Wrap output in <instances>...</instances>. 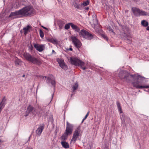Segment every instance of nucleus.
<instances>
[{
  "label": "nucleus",
  "instance_id": "nucleus-17",
  "mask_svg": "<svg viewBox=\"0 0 149 149\" xmlns=\"http://www.w3.org/2000/svg\"><path fill=\"white\" fill-rule=\"evenodd\" d=\"M71 24V27L76 32H79L80 31V28L77 26L72 24Z\"/></svg>",
  "mask_w": 149,
  "mask_h": 149
},
{
  "label": "nucleus",
  "instance_id": "nucleus-18",
  "mask_svg": "<svg viewBox=\"0 0 149 149\" xmlns=\"http://www.w3.org/2000/svg\"><path fill=\"white\" fill-rule=\"evenodd\" d=\"M47 82L48 83H51L52 85L54 86L55 84V81L54 79H52L49 77L47 78Z\"/></svg>",
  "mask_w": 149,
  "mask_h": 149
},
{
  "label": "nucleus",
  "instance_id": "nucleus-6",
  "mask_svg": "<svg viewBox=\"0 0 149 149\" xmlns=\"http://www.w3.org/2000/svg\"><path fill=\"white\" fill-rule=\"evenodd\" d=\"M74 125L68 122H66V126L65 134L67 135L72 134L74 128Z\"/></svg>",
  "mask_w": 149,
  "mask_h": 149
},
{
  "label": "nucleus",
  "instance_id": "nucleus-1",
  "mask_svg": "<svg viewBox=\"0 0 149 149\" xmlns=\"http://www.w3.org/2000/svg\"><path fill=\"white\" fill-rule=\"evenodd\" d=\"M68 60L70 63L72 64L75 66H80L83 70H85L87 68L86 66L83 67L84 66L85 63L77 58L72 57H70Z\"/></svg>",
  "mask_w": 149,
  "mask_h": 149
},
{
  "label": "nucleus",
  "instance_id": "nucleus-37",
  "mask_svg": "<svg viewBox=\"0 0 149 149\" xmlns=\"http://www.w3.org/2000/svg\"><path fill=\"white\" fill-rule=\"evenodd\" d=\"M131 76V77L132 78H134V77H136L134 76H133V75H131L130 76Z\"/></svg>",
  "mask_w": 149,
  "mask_h": 149
},
{
  "label": "nucleus",
  "instance_id": "nucleus-29",
  "mask_svg": "<svg viewBox=\"0 0 149 149\" xmlns=\"http://www.w3.org/2000/svg\"><path fill=\"white\" fill-rule=\"evenodd\" d=\"M67 135H63L61 136V139L62 140H65L67 138Z\"/></svg>",
  "mask_w": 149,
  "mask_h": 149
},
{
  "label": "nucleus",
  "instance_id": "nucleus-34",
  "mask_svg": "<svg viewBox=\"0 0 149 149\" xmlns=\"http://www.w3.org/2000/svg\"><path fill=\"white\" fill-rule=\"evenodd\" d=\"M109 31H110L111 32H112L114 35L115 34V33L113 32V30L111 28H109Z\"/></svg>",
  "mask_w": 149,
  "mask_h": 149
},
{
  "label": "nucleus",
  "instance_id": "nucleus-25",
  "mask_svg": "<svg viewBox=\"0 0 149 149\" xmlns=\"http://www.w3.org/2000/svg\"><path fill=\"white\" fill-rule=\"evenodd\" d=\"M89 0H86V1H84L83 3H81V5L83 8L84 7L88 5L89 3Z\"/></svg>",
  "mask_w": 149,
  "mask_h": 149
},
{
  "label": "nucleus",
  "instance_id": "nucleus-36",
  "mask_svg": "<svg viewBox=\"0 0 149 149\" xmlns=\"http://www.w3.org/2000/svg\"><path fill=\"white\" fill-rule=\"evenodd\" d=\"M84 9L86 10H88L89 9V8L88 7H86Z\"/></svg>",
  "mask_w": 149,
  "mask_h": 149
},
{
  "label": "nucleus",
  "instance_id": "nucleus-48",
  "mask_svg": "<svg viewBox=\"0 0 149 149\" xmlns=\"http://www.w3.org/2000/svg\"><path fill=\"white\" fill-rule=\"evenodd\" d=\"M128 119H129V120H130V118H129Z\"/></svg>",
  "mask_w": 149,
  "mask_h": 149
},
{
  "label": "nucleus",
  "instance_id": "nucleus-16",
  "mask_svg": "<svg viewBox=\"0 0 149 149\" xmlns=\"http://www.w3.org/2000/svg\"><path fill=\"white\" fill-rule=\"evenodd\" d=\"M74 6L75 8L78 9L82 10L83 9V7L81 4H79L77 2H75L74 3Z\"/></svg>",
  "mask_w": 149,
  "mask_h": 149
},
{
  "label": "nucleus",
  "instance_id": "nucleus-11",
  "mask_svg": "<svg viewBox=\"0 0 149 149\" xmlns=\"http://www.w3.org/2000/svg\"><path fill=\"white\" fill-rule=\"evenodd\" d=\"M57 61L59 64L60 66L63 69L66 70L67 69V65L65 64L64 61L61 59L57 58Z\"/></svg>",
  "mask_w": 149,
  "mask_h": 149
},
{
  "label": "nucleus",
  "instance_id": "nucleus-20",
  "mask_svg": "<svg viewBox=\"0 0 149 149\" xmlns=\"http://www.w3.org/2000/svg\"><path fill=\"white\" fill-rule=\"evenodd\" d=\"M31 28V26L29 25H28L27 26L23 28V30L24 32V34L26 35L29 31V29Z\"/></svg>",
  "mask_w": 149,
  "mask_h": 149
},
{
  "label": "nucleus",
  "instance_id": "nucleus-38",
  "mask_svg": "<svg viewBox=\"0 0 149 149\" xmlns=\"http://www.w3.org/2000/svg\"><path fill=\"white\" fill-rule=\"evenodd\" d=\"M146 29L148 31H149V26H148L146 28Z\"/></svg>",
  "mask_w": 149,
  "mask_h": 149
},
{
  "label": "nucleus",
  "instance_id": "nucleus-3",
  "mask_svg": "<svg viewBox=\"0 0 149 149\" xmlns=\"http://www.w3.org/2000/svg\"><path fill=\"white\" fill-rule=\"evenodd\" d=\"M23 16L32 15L35 13L34 9L31 6H26L21 9Z\"/></svg>",
  "mask_w": 149,
  "mask_h": 149
},
{
  "label": "nucleus",
  "instance_id": "nucleus-31",
  "mask_svg": "<svg viewBox=\"0 0 149 149\" xmlns=\"http://www.w3.org/2000/svg\"><path fill=\"white\" fill-rule=\"evenodd\" d=\"M89 111H88V112H87V113L86 114V115L85 117L83 118V120L82 121V122H83L84 121V120H85L86 118H87V117L89 115Z\"/></svg>",
  "mask_w": 149,
  "mask_h": 149
},
{
  "label": "nucleus",
  "instance_id": "nucleus-42",
  "mask_svg": "<svg viewBox=\"0 0 149 149\" xmlns=\"http://www.w3.org/2000/svg\"><path fill=\"white\" fill-rule=\"evenodd\" d=\"M44 29H47V28L45 27H44Z\"/></svg>",
  "mask_w": 149,
  "mask_h": 149
},
{
  "label": "nucleus",
  "instance_id": "nucleus-27",
  "mask_svg": "<svg viewBox=\"0 0 149 149\" xmlns=\"http://www.w3.org/2000/svg\"><path fill=\"white\" fill-rule=\"evenodd\" d=\"M72 24L71 23H69L66 24L65 26V29H68L70 28V25L71 26V24Z\"/></svg>",
  "mask_w": 149,
  "mask_h": 149
},
{
  "label": "nucleus",
  "instance_id": "nucleus-40",
  "mask_svg": "<svg viewBox=\"0 0 149 149\" xmlns=\"http://www.w3.org/2000/svg\"><path fill=\"white\" fill-rule=\"evenodd\" d=\"M25 76V75L24 74H23L22 76V77H24Z\"/></svg>",
  "mask_w": 149,
  "mask_h": 149
},
{
  "label": "nucleus",
  "instance_id": "nucleus-8",
  "mask_svg": "<svg viewBox=\"0 0 149 149\" xmlns=\"http://www.w3.org/2000/svg\"><path fill=\"white\" fill-rule=\"evenodd\" d=\"M23 16L21 9L17 11L12 12L9 17H12L14 18H19Z\"/></svg>",
  "mask_w": 149,
  "mask_h": 149
},
{
  "label": "nucleus",
  "instance_id": "nucleus-10",
  "mask_svg": "<svg viewBox=\"0 0 149 149\" xmlns=\"http://www.w3.org/2000/svg\"><path fill=\"white\" fill-rule=\"evenodd\" d=\"M71 38L75 47L78 48H80L81 45V43L79 40L75 36L71 37Z\"/></svg>",
  "mask_w": 149,
  "mask_h": 149
},
{
  "label": "nucleus",
  "instance_id": "nucleus-13",
  "mask_svg": "<svg viewBox=\"0 0 149 149\" xmlns=\"http://www.w3.org/2000/svg\"><path fill=\"white\" fill-rule=\"evenodd\" d=\"M34 46L36 50L40 52L42 51L45 49V45H40L35 44Z\"/></svg>",
  "mask_w": 149,
  "mask_h": 149
},
{
  "label": "nucleus",
  "instance_id": "nucleus-30",
  "mask_svg": "<svg viewBox=\"0 0 149 149\" xmlns=\"http://www.w3.org/2000/svg\"><path fill=\"white\" fill-rule=\"evenodd\" d=\"M50 41L53 44H56L57 42V40L56 39H51Z\"/></svg>",
  "mask_w": 149,
  "mask_h": 149
},
{
  "label": "nucleus",
  "instance_id": "nucleus-19",
  "mask_svg": "<svg viewBox=\"0 0 149 149\" xmlns=\"http://www.w3.org/2000/svg\"><path fill=\"white\" fill-rule=\"evenodd\" d=\"M22 61L21 60L18 59L17 57H15V63L16 66L20 65H21Z\"/></svg>",
  "mask_w": 149,
  "mask_h": 149
},
{
  "label": "nucleus",
  "instance_id": "nucleus-21",
  "mask_svg": "<svg viewBox=\"0 0 149 149\" xmlns=\"http://www.w3.org/2000/svg\"><path fill=\"white\" fill-rule=\"evenodd\" d=\"M61 143L63 147L65 148H69V147L68 143L65 141L61 142Z\"/></svg>",
  "mask_w": 149,
  "mask_h": 149
},
{
  "label": "nucleus",
  "instance_id": "nucleus-2",
  "mask_svg": "<svg viewBox=\"0 0 149 149\" xmlns=\"http://www.w3.org/2000/svg\"><path fill=\"white\" fill-rule=\"evenodd\" d=\"M23 56L27 60L32 63L34 64L40 65L41 64V62L34 56L31 55L27 53H24L23 54Z\"/></svg>",
  "mask_w": 149,
  "mask_h": 149
},
{
  "label": "nucleus",
  "instance_id": "nucleus-5",
  "mask_svg": "<svg viewBox=\"0 0 149 149\" xmlns=\"http://www.w3.org/2000/svg\"><path fill=\"white\" fill-rule=\"evenodd\" d=\"M81 131V127L80 126H78L75 129L72 138L71 140V142L73 143H75L77 138L79 136Z\"/></svg>",
  "mask_w": 149,
  "mask_h": 149
},
{
  "label": "nucleus",
  "instance_id": "nucleus-26",
  "mask_svg": "<svg viewBox=\"0 0 149 149\" xmlns=\"http://www.w3.org/2000/svg\"><path fill=\"white\" fill-rule=\"evenodd\" d=\"M116 104L117 106L118 107V109L120 111V113L122 112L121 108L120 106V104L118 101H117L116 102Z\"/></svg>",
  "mask_w": 149,
  "mask_h": 149
},
{
  "label": "nucleus",
  "instance_id": "nucleus-32",
  "mask_svg": "<svg viewBox=\"0 0 149 149\" xmlns=\"http://www.w3.org/2000/svg\"><path fill=\"white\" fill-rule=\"evenodd\" d=\"M102 37L103 38L105 39L106 40H107L108 39L107 36H105L104 34H102Z\"/></svg>",
  "mask_w": 149,
  "mask_h": 149
},
{
  "label": "nucleus",
  "instance_id": "nucleus-9",
  "mask_svg": "<svg viewBox=\"0 0 149 149\" xmlns=\"http://www.w3.org/2000/svg\"><path fill=\"white\" fill-rule=\"evenodd\" d=\"M119 77L121 79H124L127 81H129L128 79L129 75L128 73L125 71H121L119 72Z\"/></svg>",
  "mask_w": 149,
  "mask_h": 149
},
{
  "label": "nucleus",
  "instance_id": "nucleus-44",
  "mask_svg": "<svg viewBox=\"0 0 149 149\" xmlns=\"http://www.w3.org/2000/svg\"><path fill=\"white\" fill-rule=\"evenodd\" d=\"M134 1H137L138 0H134Z\"/></svg>",
  "mask_w": 149,
  "mask_h": 149
},
{
  "label": "nucleus",
  "instance_id": "nucleus-45",
  "mask_svg": "<svg viewBox=\"0 0 149 149\" xmlns=\"http://www.w3.org/2000/svg\"><path fill=\"white\" fill-rule=\"evenodd\" d=\"M139 77H141V76H138L137 77H138V78Z\"/></svg>",
  "mask_w": 149,
  "mask_h": 149
},
{
  "label": "nucleus",
  "instance_id": "nucleus-23",
  "mask_svg": "<svg viewBox=\"0 0 149 149\" xmlns=\"http://www.w3.org/2000/svg\"><path fill=\"white\" fill-rule=\"evenodd\" d=\"M58 24L59 29H61L63 28L65 23L63 22L60 21L58 22Z\"/></svg>",
  "mask_w": 149,
  "mask_h": 149
},
{
  "label": "nucleus",
  "instance_id": "nucleus-24",
  "mask_svg": "<svg viewBox=\"0 0 149 149\" xmlns=\"http://www.w3.org/2000/svg\"><path fill=\"white\" fill-rule=\"evenodd\" d=\"M141 25L143 26L146 27L148 26V22L145 20H142L141 22Z\"/></svg>",
  "mask_w": 149,
  "mask_h": 149
},
{
  "label": "nucleus",
  "instance_id": "nucleus-43",
  "mask_svg": "<svg viewBox=\"0 0 149 149\" xmlns=\"http://www.w3.org/2000/svg\"><path fill=\"white\" fill-rule=\"evenodd\" d=\"M52 52H55L54 51V50H52Z\"/></svg>",
  "mask_w": 149,
  "mask_h": 149
},
{
  "label": "nucleus",
  "instance_id": "nucleus-22",
  "mask_svg": "<svg viewBox=\"0 0 149 149\" xmlns=\"http://www.w3.org/2000/svg\"><path fill=\"white\" fill-rule=\"evenodd\" d=\"M78 87V84L77 83H75L72 86V91L74 92V91L76 90Z\"/></svg>",
  "mask_w": 149,
  "mask_h": 149
},
{
  "label": "nucleus",
  "instance_id": "nucleus-7",
  "mask_svg": "<svg viewBox=\"0 0 149 149\" xmlns=\"http://www.w3.org/2000/svg\"><path fill=\"white\" fill-rule=\"evenodd\" d=\"M132 10L134 14L136 16H146L148 15L146 12L136 8H132Z\"/></svg>",
  "mask_w": 149,
  "mask_h": 149
},
{
  "label": "nucleus",
  "instance_id": "nucleus-15",
  "mask_svg": "<svg viewBox=\"0 0 149 149\" xmlns=\"http://www.w3.org/2000/svg\"><path fill=\"white\" fill-rule=\"evenodd\" d=\"M44 128V127L43 126H41L39 127L36 131V135H40L42 132Z\"/></svg>",
  "mask_w": 149,
  "mask_h": 149
},
{
  "label": "nucleus",
  "instance_id": "nucleus-4",
  "mask_svg": "<svg viewBox=\"0 0 149 149\" xmlns=\"http://www.w3.org/2000/svg\"><path fill=\"white\" fill-rule=\"evenodd\" d=\"M79 35L83 38L91 40L93 38V35L89 33L84 29H82L79 32Z\"/></svg>",
  "mask_w": 149,
  "mask_h": 149
},
{
  "label": "nucleus",
  "instance_id": "nucleus-14",
  "mask_svg": "<svg viewBox=\"0 0 149 149\" xmlns=\"http://www.w3.org/2000/svg\"><path fill=\"white\" fill-rule=\"evenodd\" d=\"M34 109V108L31 105H29L26 111V112L25 114L24 115L26 117L28 116L29 114L32 112Z\"/></svg>",
  "mask_w": 149,
  "mask_h": 149
},
{
  "label": "nucleus",
  "instance_id": "nucleus-50",
  "mask_svg": "<svg viewBox=\"0 0 149 149\" xmlns=\"http://www.w3.org/2000/svg\"><path fill=\"white\" fill-rule=\"evenodd\" d=\"M1 142V140H0V142Z\"/></svg>",
  "mask_w": 149,
  "mask_h": 149
},
{
  "label": "nucleus",
  "instance_id": "nucleus-39",
  "mask_svg": "<svg viewBox=\"0 0 149 149\" xmlns=\"http://www.w3.org/2000/svg\"><path fill=\"white\" fill-rule=\"evenodd\" d=\"M69 50H70V51H72V49L71 48H70L69 49Z\"/></svg>",
  "mask_w": 149,
  "mask_h": 149
},
{
  "label": "nucleus",
  "instance_id": "nucleus-33",
  "mask_svg": "<svg viewBox=\"0 0 149 149\" xmlns=\"http://www.w3.org/2000/svg\"><path fill=\"white\" fill-rule=\"evenodd\" d=\"M127 42L128 43H130L131 42L132 39L131 38H127Z\"/></svg>",
  "mask_w": 149,
  "mask_h": 149
},
{
  "label": "nucleus",
  "instance_id": "nucleus-46",
  "mask_svg": "<svg viewBox=\"0 0 149 149\" xmlns=\"http://www.w3.org/2000/svg\"><path fill=\"white\" fill-rule=\"evenodd\" d=\"M42 27H43V28H44V26H42Z\"/></svg>",
  "mask_w": 149,
  "mask_h": 149
},
{
  "label": "nucleus",
  "instance_id": "nucleus-35",
  "mask_svg": "<svg viewBox=\"0 0 149 149\" xmlns=\"http://www.w3.org/2000/svg\"><path fill=\"white\" fill-rule=\"evenodd\" d=\"M101 1L102 3L103 4L105 3L106 0H101Z\"/></svg>",
  "mask_w": 149,
  "mask_h": 149
},
{
  "label": "nucleus",
  "instance_id": "nucleus-47",
  "mask_svg": "<svg viewBox=\"0 0 149 149\" xmlns=\"http://www.w3.org/2000/svg\"><path fill=\"white\" fill-rule=\"evenodd\" d=\"M42 27H43V28H44V26H42Z\"/></svg>",
  "mask_w": 149,
  "mask_h": 149
},
{
  "label": "nucleus",
  "instance_id": "nucleus-12",
  "mask_svg": "<svg viewBox=\"0 0 149 149\" xmlns=\"http://www.w3.org/2000/svg\"><path fill=\"white\" fill-rule=\"evenodd\" d=\"M132 84L133 86L138 88H149V86H141L139 85L138 81L136 82H133Z\"/></svg>",
  "mask_w": 149,
  "mask_h": 149
},
{
  "label": "nucleus",
  "instance_id": "nucleus-41",
  "mask_svg": "<svg viewBox=\"0 0 149 149\" xmlns=\"http://www.w3.org/2000/svg\"><path fill=\"white\" fill-rule=\"evenodd\" d=\"M27 149H33L32 148H28Z\"/></svg>",
  "mask_w": 149,
  "mask_h": 149
},
{
  "label": "nucleus",
  "instance_id": "nucleus-28",
  "mask_svg": "<svg viewBox=\"0 0 149 149\" xmlns=\"http://www.w3.org/2000/svg\"><path fill=\"white\" fill-rule=\"evenodd\" d=\"M39 33L40 37L41 38H43L44 36V33L41 29L40 30Z\"/></svg>",
  "mask_w": 149,
  "mask_h": 149
},
{
  "label": "nucleus",
  "instance_id": "nucleus-49",
  "mask_svg": "<svg viewBox=\"0 0 149 149\" xmlns=\"http://www.w3.org/2000/svg\"><path fill=\"white\" fill-rule=\"evenodd\" d=\"M45 77V78H46V77ZM43 78H44V77H43Z\"/></svg>",
  "mask_w": 149,
  "mask_h": 149
}]
</instances>
